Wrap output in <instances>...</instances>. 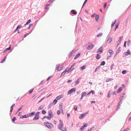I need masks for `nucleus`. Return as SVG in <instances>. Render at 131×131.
<instances>
[{"instance_id": "nucleus-1", "label": "nucleus", "mask_w": 131, "mask_h": 131, "mask_svg": "<svg viewBox=\"0 0 131 131\" xmlns=\"http://www.w3.org/2000/svg\"><path fill=\"white\" fill-rule=\"evenodd\" d=\"M44 124L47 128L49 129H51L52 127L53 126L52 124L47 122H44Z\"/></svg>"}, {"instance_id": "nucleus-2", "label": "nucleus", "mask_w": 131, "mask_h": 131, "mask_svg": "<svg viewBox=\"0 0 131 131\" xmlns=\"http://www.w3.org/2000/svg\"><path fill=\"white\" fill-rule=\"evenodd\" d=\"M89 45L86 47V49L88 50H91L92 49L94 46V45L90 42H89Z\"/></svg>"}, {"instance_id": "nucleus-3", "label": "nucleus", "mask_w": 131, "mask_h": 131, "mask_svg": "<svg viewBox=\"0 0 131 131\" xmlns=\"http://www.w3.org/2000/svg\"><path fill=\"white\" fill-rule=\"evenodd\" d=\"M76 91V88H74L69 90L67 94H69L75 92Z\"/></svg>"}, {"instance_id": "nucleus-4", "label": "nucleus", "mask_w": 131, "mask_h": 131, "mask_svg": "<svg viewBox=\"0 0 131 131\" xmlns=\"http://www.w3.org/2000/svg\"><path fill=\"white\" fill-rule=\"evenodd\" d=\"M131 53L130 51L129 50H128L127 51L124 52V54L125 56H127L131 54Z\"/></svg>"}, {"instance_id": "nucleus-5", "label": "nucleus", "mask_w": 131, "mask_h": 131, "mask_svg": "<svg viewBox=\"0 0 131 131\" xmlns=\"http://www.w3.org/2000/svg\"><path fill=\"white\" fill-rule=\"evenodd\" d=\"M100 52L99 53V54H100L102 53L103 52V47L102 46L101 47L97 50V52Z\"/></svg>"}, {"instance_id": "nucleus-6", "label": "nucleus", "mask_w": 131, "mask_h": 131, "mask_svg": "<svg viewBox=\"0 0 131 131\" xmlns=\"http://www.w3.org/2000/svg\"><path fill=\"white\" fill-rule=\"evenodd\" d=\"M48 115L52 117H53V115L52 112L51 110H49L48 111Z\"/></svg>"}, {"instance_id": "nucleus-7", "label": "nucleus", "mask_w": 131, "mask_h": 131, "mask_svg": "<svg viewBox=\"0 0 131 131\" xmlns=\"http://www.w3.org/2000/svg\"><path fill=\"white\" fill-rule=\"evenodd\" d=\"M86 116L85 114L84 113L83 114H81L79 117V119H82L83 118Z\"/></svg>"}, {"instance_id": "nucleus-8", "label": "nucleus", "mask_w": 131, "mask_h": 131, "mask_svg": "<svg viewBox=\"0 0 131 131\" xmlns=\"http://www.w3.org/2000/svg\"><path fill=\"white\" fill-rule=\"evenodd\" d=\"M39 118V115H35V117L33 118L32 120L33 121H35L38 120Z\"/></svg>"}, {"instance_id": "nucleus-9", "label": "nucleus", "mask_w": 131, "mask_h": 131, "mask_svg": "<svg viewBox=\"0 0 131 131\" xmlns=\"http://www.w3.org/2000/svg\"><path fill=\"white\" fill-rule=\"evenodd\" d=\"M70 12L74 15H76L77 14V12L75 10H72Z\"/></svg>"}, {"instance_id": "nucleus-10", "label": "nucleus", "mask_w": 131, "mask_h": 131, "mask_svg": "<svg viewBox=\"0 0 131 131\" xmlns=\"http://www.w3.org/2000/svg\"><path fill=\"white\" fill-rule=\"evenodd\" d=\"M75 51H74V50H72L71 52H70V53L68 55V57L70 58V57L72 56V54H73V53H75Z\"/></svg>"}, {"instance_id": "nucleus-11", "label": "nucleus", "mask_w": 131, "mask_h": 131, "mask_svg": "<svg viewBox=\"0 0 131 131\" xmlns=\"http://www.w3.org/2000/svg\"><path fill=\"white\" fill-rule=\"evenodd\" d=\"M81 79V77H80L79 79H77V81H75V85H76L79 84V83L80 80Z\"/></svg>"}, {"instance_id": "nucleus-12", "label": "nucleus", "mask_w": 131, "mask_h": 131, "mask_svg": "<svg viewBox=\"0 0 131 131\" xmlns=\"http://www.w3.org/2000/svg\"><path fill=\"white\" fill-rule=\"evenodd\" d=\"M63 95H59L57 96L56 97V99L57 100H59L60 99H61V98H62L63 97Z\"/></svg>"}, {"instance_id": "nucleus-13", "label": "nucleus", "mask_w": 131, "mask_h": 131, "mask_svg": "<svg viewBox=\"0 0 131 131\" xmlns=\"http://www.w3.org/2000/svg\"><path fill=\"white\" fill-rule=\"evenodd\" d=\"M11 49V45H10V46H9V47L6 48L3 51V53H4L7 50H10Z\"/></svg>"}, {"instance_id": "nucleus-14", "label": "nucleus", "mask_w": 131, "mask_h": 131, "mask_svg": "<svg viewBox=\"0 0 131 131\" xmlns=\"http://www.w3.org/2000/svg\"><path fill=\"white\" fill-rule=\"evenodd\" d=\"M63 125H61L59 124L58 125V128L60 130H61L62 129V128L63 127Z\"/></svg>"}, {"instance_id": "nucleus-15", "label": "nucleus", "mask_w": 131, "mask_h": 131, "mask_svg": "<svg viewBox=\"0 0 131 131\" xmlns=\"http://www.w3.org/2000/svg\"><path fill=\"white\" fill-rule=\"evenodd\" d=\"M112 38H109L107 39V40H106V42H108L109 43H110L112 41Z\"/></svg>"}, {"instance_id": "nucleus-16", "label": "nucleus", "mask_w": 131, "mask_h": 131, "mask_svg": "<svg viewBox=\"0 0 131 131\" xmlns=\"http://www.w3.org/2000/svg\"><path fill=\"white\" fill-rule=\"evenodd\" d=\"M28 117V116L26 115V114H25L24 115L21 116L20 117V118L21 119H22L24 118H27Z\"/></svg>"}, {"instance_id": "nucleus-17", "label": "nucleus", "mask_w": 131, "mask_h": 131, "mask_svg": "<svg viewBox=\"0 0 131 131\" xmlns=\"http://www.w3.org/2000/svg\"><path fill=\"white\" fill-rule=\"evenodd\" d=\"M100 17L99 16L98 14H96L95 16V19L96 21L97 22L99 19V18Z\"/></svg>"}, {"instance_id": "nucleus-18", "label": "nucleus", "mask_w": 131, "mask_h": 131, "mask_svg": "<svg viewBox=\"0 0 131 131\" xmlns=\"http://www.w3.org/2000/svg\"><path fill=\"white\" fill-rule=\"evenodd\" d=\"M31 22V20L30 19H29L26 22V23L24 24V26L28 25Z\"/></svg>"}, {"instance_id": "nucleus-19", "label": "nucleus", "mask_w": 131, "mask_h": 131, "mask_svg": "<svg viewBox=\"0 0 131 131\" xmlns=\"http://www.w3.org/2000/svg\"><path fill=\"white\" fill-rule=\"evenodd\" d=\"M122 90V87H119V89H118V90H117V93H120Z\"/></svg>"}, {"instance_id": "nucleus-20", "label": "nucleus", "mask_w": 131, "mask_h": 131, "mask_svg": "<svg viewBox=\"0 0 131 131\" xmlns=\"http://www.w3.org/2000/svg\"><path fill=\"white\" fill-rule=\"evenodd\" d=\"M123 38V36H121L119 37V40H118V41L117 42H119V43H120L122 41Z\"/></svg>"}, {"instance_id": "nucleus-21", "label": "nucleus", "mask_w": 131, "mask_h": 131, "mask_svg": "<svg viewBox=\"0 0 131 131\" xmlns=\"http://www.w3.org/2000/svg\"><path fill=\"white\" fill-rule=\"evenodd\" d=\"M81 53H78V54H77L75 56V57L74 58V59H76L80 55Z\"/></svg>"}, {"instance_id": "nucleus-22", "label": "nucleus", "mask_w": 131, "mask_h": 131, "mask_svg": "<svg viewBox=\"0 0 131 131\" xmlns=\"http://www.w3.org/2000/svg\"><path fill=\"white\" fill-rule=\"evenodd\" d=\"M116 19L114 21H113L112 22V24L111 25V28H112L113 27V26H114V25L115 24V23L116 22Z\"/></svg>"}, {"instance_id": "nucleus-23", "label": "nucleus", "mask_w": 131, "mask_h": 131, "mask_svg": "<svg viewBox=\"0 0 131 131\" xmlns=\"http://www.w3.org/2000/svg\"><path fill=\"white\" fill-rule=\"evenodd\" d=\"M44 105H41L38 109V110H39L42 109V108L44 107Z\"/></svg>"}, {"instance_id": "nucleus-24", "label": "nucleus", "mask_w": 131, "mask_h": 131, "mask_svg": "<svg viewBox=\"0 0 131 131\" xmlns=\"http://www.w3.org/2000/svg\"><path fill=\"white\" fill-rule=\"evenodd\" d=\"M86 66H85V65H84L83 66H82L80 67V69L81 70H84V69H85L86 68Z\"/></svg>"}, {"instance_id": "nucleus-25", "label": "nucleus", "mask_w": 131, "mask_h": 131, "mask_svg": "<svg viewBox=\"0 0 131 131\" xmlns=\"http://www.w3.org/2000/svg\"><path fill=\"white\" fill-rule=\"evenodd\" d=\"M100 67L101 66H100L97 67L94 70V72H96L97 71V70H98L99 69Z\"/></svg>"}, {"instance_id": "nucleus-26", "label": "nucleus", "mask_w": 131, "mask_h": 131, "mask_svg": "<svg viewBox=\"0 0 131 131\" xmlns=\"http://www.w3.org/2000/svg\"><path fill=\"white\" fill-rule=\"evenodd\" d=\"M87 0H85V1H84L83 5H82V7L81 8V10H82V9L83 7L85 5V4H86L87 1Z\"/></svg>"}, {"instance_id": "nucleus-27", "label": "nucleus", "mask_w": 131, "mask_h": 131, "mask_svg": "<svg viewBox=\"0 0 131 131\" xmlns=\"http://www.w3.org/2000/svg\"><path fill=\"white\" fill-rule=\"evenodd\" d=\"M57 102V100L56 99H54V100L53 101L52 103H53V104L54 105L56 104Z\"/></svg>"}, {"instance_id": "nucleus-28", "label": "nucleus", "mask_w": 131, "mask_h": 131, "mask_svg": "<svg viewBox=\"0 0 131 131\" xmlns=\"http://www.w3.org/2000/svg\"><path fill=\"white\" fill-rule=\"evenodd\" d=\"M105 61H103L101 62L100 66H103L105 64Z\"/></svg>"}, {"instance_id": "nucleus-29", "label": "nucleus", "mask_w": 131, "mask_h": 131, "mask_svg": "<svg viewBox=\"0 0 131 131\" xmlns=\"http://www.w3.org/2000/svg\"><path fill=\"white\" fill-rule=\"evenodd\" d=\"M113 80V79L112 78H108L106 80V82H107Z\"/></svg>"}, {"instance_id": "nucleus-30", "label": "nucleus", "mask_w": 131, "mask_h": 131, "mask_svg": "<svg viewBox=\"0 0 131 131\" xmlns=\"http://www.w3.org/2000/svg\"><path fill=\"white\" fill-rule=\"evenodd\" d=\"M35 113V112H32L29 114V116H32L34 115Z\"/></svg>"}, {"instance_id": "nucleus-31", "label": "nucleus", "mask_w": 131, "mask_h": 131, "mask_svg": "<svg viewBox=\"0 0 131 131\" xmlns=\"http://www.w3.org/2000/svg\"><path fill=\"white\" fill-rule=\"evenodd\" d=\"M96 59H99L101 58V57L100 56V55L99 54H97L96 56Z\"/></svg>"}, {"instance_id": "nucleus-32", "label": "nucleus", "mask_w": 131, "mask_h": 131, "mask_svg": "<svg viewBox=\"0 0 131 131\" xmlns=\"http://www.w3.org/2000/svg\"><path fill=\"white\" fill-rule=\"evenodd\" d=\"M86 94V92H83L81 93V95L83 97Z\"/></svg>"}, {"instance_id": "nucleus-33", "label": "nucleus", "mask_w": 131, "mask_h": 131, "mask_svg": "<svg viewBox=\"0 0 131 131\" xmlns=\"http://www.w3.org/2000/svg\"><path fill=\"white\" fill-rule=\"evenodd\" d=\"M53 103H51L48 106V108H50L53 105Z\"/></svg>"}, {"instance_id": "nucleus-34", "label": "nucleus", "mask_w": 131, "mask_h": 131, "mask_svg": "<svg viewBox=\"0 0 131 131\" xmlns=\"http://www.w3.org/2000/svg\"><path fill=\"white\" fill-rule=\"evenodd\" d=\"M125 94L123 93H122L121 94V96L120 97V99H121V100L122 99L123 97H124V95H125Z\"/></svg>"}, {"instance_id": "nucleus-35", "label": "nucleus", "mask_w": 131, "mask_h": 131, "mask_svg": "<svg viewBox=\"0 0 131 131\" xmlns=\"http://www.w3.org/2000/svg\"><path fill=\"white\" fill-rule=\"evenodd\" d=\"M16 117H14L12 119V122H14L16 120Z\"/></svg>"}, {"instance_id": "nucleus-36", "label": "nucleus", "mask_w": 131, "mask_h": 131, "mask_svg": "<svg viewBox=\"0 0 131 131\" xmlns=\"http://www.w3.org/2000/svg\"><path fill=\"white\" fill-rule=\"evenodd\" d=\"M102 34L103 33H100L97 35V37H101L102 36Z\"/></svg>"}, {"instance_id": "nucleus-37", "label": "nucleus", "mask_w": 131, "mask_h": 131, "mask_svg": "<svg viewBox=\"0 0 131 131\" xmlns=\"http://www.w3.org/2000/svg\"><path fill=\"white\" fill-rule=\"evenodd\" d=\"M25 26H24L23 27H22L21 26V25H18L17 26V27L18 28V29H20L21 28L24 27Z\"/></svg>"}, {"instance_id": "nucleus-38", "label": "nucleus", "mask_w": 131, "mask_h": 131, "mask_svg": "<svg viewBox=\"0 0 131 131\" xmlns=\"http://www.w3.org/2000/svg\"><path fill=\"white\" fill-rule=\"evenodd\" d=\"M60 66V65L59 64H58L56 65V70L57 69L58 70V68H59Z\"/></svg>"}, {"instance_id": "nucleus-39", "label": "nucleus", "mask_w": 131, "mask_h": 131, "mask_svg": "<svg viewBox=\"0 0 131 131\" xmlns=\"http://www.w3.org/2000/svg\"><path fill=\"white\" fill-rule=\"evenodd\" d=\"M33 90H34V89H32L30 90H29V94H30L31 93L33 92Z\"/></svg>"}, {"instance_id": "nucleus-40", "label": "nucleus", "mask_w": 131, "mask_h": 131, "mask_svg": "<svg viewBox=\"0 0 131 131\" xmlns=\"http://www.w3.org/2000/svg\"><path fill=\"white\" fill-rule=\"evenodd\" d=\"M74 108L75 111H76L77 110H78L77 106L76 105H74Z\"/></svg>"}, {"instance_id": "nucleus-41", "label": "nucleus", "mask_w": 131, "mask_h": 131, "mask_svg": "<svg viewBox=\"0 0 131 131\" xmlns=\"http://www.w3.org/2000/svg\"><path fill=\"white\" fill-rule=\"evenodd\" d=\"M120 106V105L118 104V105L117 106V108H116L115 111H116L119 109V108Z\"/></svg>"}, {"instance_id": "nucleus-42", "label": "nucleus", "mask_w": 131, "mask_h": 131, "mask_svg": "<svg viewBox=\"0 0 131 131\" xmlns=\"http://www.w3.org/2000/svg\"><path fill=\"white\" fill-rule=\"evenodd\" d=\"M121 51V50L120 47H119L118 48L116 51L117 52H118V53H119Z\"/></svg>"}, {"instance_id": "nucleus-43", "label": "nucleus", "mask_w": 131, "mask_h": 131, "mask_svg": "<svg viewBox=\"0 0 131 131\" xmlns=\"http://www.w3.org/2000/svg\"><path fill=\"white\" fill-rule=\"evenodd\" d=\"M52 77V75H51V76H49L48 78H47V81H48V80H50L51 78Z\"/></svg>"}, {"instance_id": "nucleus-44", "label": "nucleus", "mask_w": 131, "mask_h": 131, "mask_svg": "<svg viewBox=\"0 0 131 131\" xmlns=\"http://www.w3.org/2000/svg\"><path fill=\"white\" fill-rule=\"evenodd\" d=\"M109 53L110 54H112V53L113 52V51L112 50H109Z\"/></svg>"}, {"instance_id": "nucleus-45", "label": "nucleus", "mask_w": 131, "mask_h": 131, "mask_svg": "<svg viewBox=\"0 0 131 131\" xmlns=\"http://www.w3.org/2000/svg\"><path fill=\"white\" fill-rule=\"evenodd\" d=\"M41 113L42 114H46V112L45 110H42Z\"/></svg>"}, {"instance_id": "nucleus-46", "label": "nucleus", "mask_w": 131, "mask_h": 131, "mask_svg": "<svg viewBox=\"0 0 131 131\" xmlns=\"http://www.w3.org/2000/svg\"><path fill=\"white\" fill-rule=\"evenodd\" d=\"M115 65L114 64H112L111 67L110 69L111 70H112L113 69V67H114Z\"/></svg>"}, {"instance_id": "nucleus-47", "label": "nucleus", "mask_w": 131, "mask_h": 131, "mask_svg": "<svg viewBox=\"0 0 131 131\" xmlns=\"http://www.w3.org/2000/svg\"><path fill=\"white\" fill-rule=\"evenodd\" d=\"M33 24H30L29 26V27H28V28H27V29H29L31 27L33 26Z\"/></svg>"}, {"instance_id": "nucleus-48", "label": "nucleus", "mask_w": 131, "mask_h": 131, "mask_svg": "<svg viewBox=\"0 0 131 131\" xmlns=\"http://www.w3.org/2000/svg\"><path fill=\"white\" fill-rule=\"evenodd\" d=\"M126 72V71L125 70H123V71H122V73L123 74H125Z\"/></svg>"}, {"instance_id": "nucleus-49", "label": "nucleus", "mask_w": 131, "mask_h": 131, "mask_svg": "<svg viewBox=\"0 0 131 131\" xmlns=\"http://www.w3.org/2000/svg\"><path fill=\"white\" fill-rule=\"evenodd\" d=\"M88 125V123H84L83 124V126L84 127V128L87 127Z\"/></svg>"}, {"instance_id": "nucleus-50", "label": "nucleus", "mask_w": 131, "mask_h": 131, "mask_svg": "<svg viewBox=\"0 0 131 131\" xmlns=\"http://www.w3.org/2000/svg\"><path fill=\"white\" fill-rule=\"evenodd\" d=\"M111 90H110L109 91V92H108V95H107V97L109 98V97H110V91Z\"/></svg>"}, {"instance_id": "nucleus-51", "label": "nucleus", "mask_w": 131, "mask_h": 131, "mask_svg": "<svg viewBox=\"0 0 131 131\" xmlns=\"http://www.w3.org/2000/svg\"><path fill=\"white\" fill-rule=\"evenodd\" d=\"M46 118H47V119H48V120H50L52 118V117H50V116H46Z\"/></svg>"}, {"instance_id": "nucleus-52", "label": "nucleus", "mask_w": 131, "mask_h": 131, "mask_svg": "<svg viewBox=\"0 0 131 131\" xmlns=\"http://www.w3.org/2000/svg\"><path fill=\"white\" fill-rule=\"evenodd\" d=\"M96 14L95 13H94L91 16V17H94V16H95L96 15Z\"/></svg>"}, {"instance_id": "nucleus-53", "label": "nucleus", "mask_w": 131, "mask_h": 131, "mask_svg": "<svg viewBox=\"0 0 131 131\" xmlns=\"http://www.w3.org/2000/svg\"><path fill=\"white\" fill-rule=\"evenodd\" d=\"M45 97H43V98H42V99H41L40 101H39L38 103H40V102H41L44 99H45Z\"/></svg>"}, {"instance_id": "nucleus-54", "label": "nucleus", "mask_w": 131, "mask_h": 131, "mask_svg": "<svg viewBox=\"0 0 131 131\" xmlns=\"http://www.w3.org/2000/svg\"><path fill=\"white\" fill-rule=\"evenodd\" d=\"M62 105H63L62 103H60V104L59 107L61 109H62Z\"/></svg>"}, {"instance_id": "nucleus-55", "label": "nucleus", "mask_w": 131, "mask_h": 131, "mask_svg": "<svg viewBox=\"0 0 131 131\" xmlns=\"http://www.w3.org/2000/svg\"><path fill=\"white\" fill-rule=\"evenodd\" d=\"M107 3H104V6H103V8L104 9H105L106 8V5H107Z\"/></svg>"}, {"instance_id": "nucleus-56", "label": "nucleus", "mask_w": 131, "mask_h": 131, "mask_svg": "<svg viewBox=\"0 0 131 131\" xmlns=\"http://www.w3.org/2000/svg\"><path fill=\"white\" fill-rule=\"evenodd\" d=\"M119 100L120 101L119 102L118 104H119L120 105L121 104H122V101H121V99H119Z\"/></svg>"}, {"instance_id": "nucleus-57", "label": "nucleus", "mask_w": 131, "mask_h": 131, "mask_svg": "<svg viewBox=\"0 0 131 131\" xmlns=\"http://www.w3.org/2000/svg\"><path fill=\"white\" fill-rule=\"evenodd\" d=\"M60 112L59 110H58L57 112V114L58 115H59L60 114Z\"/></svg>"}, {"instance_id": "nucleus-58", "label": "nucleus", "mask_w": 131, "mask_h": 131, "mask_svg": "<svg viewBox=\"0 0 131 131\" xmlns=\"http://www.w3.org/2000/svg\"><path fill=\"white\" fill-rule=\"evenodd\" d=\"M129 128L128 127H127L126 129H125L124 130H123V131H128L129 129Z\"/></svg>"}, {"instance_id": "nucleus-59", "label": "nucleus", "mask_w": 131, "mask_h": 131, "mask_svg": "<svg viewBox=\"0 0 131 131\" xmlns=\"http://www.w3.org/2000/svg\"><path fill=\"white\" fill-rule=\"evenodd\" d=\"M59 122L60 124H59L63 125V122L60 119L59 120Z\"/></svg>"}, {"instance_id": "nucleus-60", "label": "nucleus", "mask_w": 131, "mask_h": 131, "mask_svg": "<svg viewBox=\"0 0 131 131\" xmlns=\"http://www.w3.org/2000/svg\"><path fill=\"white\" fill-rule=\"evenodd\" d=\"M90 92L91 93H92V94H94L95 93V92L93 90H91L90 91Z\"/></svg>"}, {"instance_id": "nucleus-61", "label": "nucleus", "mask_w": 131, "mask_h": 131, "mask_svg": "<svg viewBox=\"0 0 131 131\" xmlns=\"http://www.w3.org/2000/svg\"><path fill=\"white\" fill-rule=\"evenodd\" d=\"M126 43H127L126 41H124V46L125 47H126Z\"/></svg>"}, {"instance_id": "nucleus-62", "label": "nucleus", "mask_w": 131, "mask_h": 131, "mask_svg": "<svg viewBox=\"0 0 131 131\" xmlns=\"http://www.w3.org/2000/svg\"><path fill=\"white\" fill-rule=\"evenodd\" d=\"M118 24H116L115 26V29H117V28L118 27Z\"/></svg>"}, {"instance_id": "nucleus-63", "label": "nucleus", "mask_w": 131, "mask_h": 131, "mask_svg": "<svg viewBox=\"0 0 131 131\" xmlns=\"http://www.w3.org/2000/svg\"><path fill=\"white\" fill-rule=\"evenodd\" d=\"M29 34V33H27V34H25L24 36V38H25V37H26L27 36H28Z\"/></svg>"}, {"instance_id": "nucleus-64", "label": "nucleus", "mask_w": 131, "mask_h": 131, "mask_svg": "<svg viewBox=\"0 0 131 131\" xmlns=\"http://www.w3.org/2000/svg\"><path fill=\"white\" fill-rule=\"evenodd\" d=\"M65 74V73H64V72H63L61 74V75L60 76V77H61L63 75Z\"/></svg>"}]
</instances>
